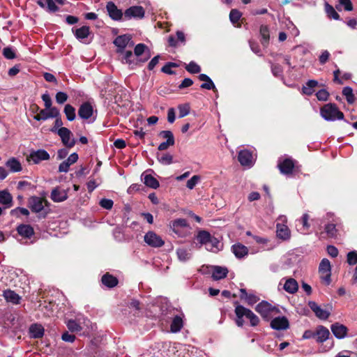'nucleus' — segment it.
Instances as JSON below:
<instances>
[{
	"instance_id": "obj_1",
	"label": "nucleus",
	"mask_w": 357,
	"mask_h": 357,
	"mask_svg": "<svg viewBox=\"0 0 357 357\" xmlns=\"http://www.w3.org/2000/svg\"><path fill=\"white\" fill-rule=\"evenodd\" d=\"M320 113L321 116L326 121H333L344 119L343 112L339 109L335 103L326 104L321 108Z\"/></svg>"
},
{
	"instance_id": "obj_2",
	"label": "nucleus",
	"mask_w": 357,
	"mask_h": 357,
	"mask_svg": "<svg viewBox=\"0 0 357 357\" xmlns=\"http://www.w3.org/2000/svg\"><path fill=\"white\" fill-rule=\"evenodd\" d=\"M50 203L45 199L37 196H32L29 199V206L33 213H40L39 218H45L48 211H43L44 206H49Z\"/></svg>"
},
{
	"instance_id": "obj_3",
	"label": "nucleus",
	"mask_w": 357,
	"mask_h": 357,
	"mask_svg": "<svg viewBox=\"0 0 357 357\" xmlns=\"http://www.w3.org/2000/svg\"><path fill=\"white\" fill-rule=\"evenodd\" d=\"M57 135L60 137L62 144L67 148H73L76 141L74 138L71 139L73 136L72 132L66 127H61L57 131Z\"/></svg>"
},
{
	"instance_id": "obj_4",
	"label": "nucleus",
	"mask_w": 357,
	"mask_h": 357,
	"mask_svg": "<svg viewBox=\"0 0 357 357\" xmlns=\"http://www.w3.org/2000/svg\"><path fill=\"white\" fill-rule=\"evenodd\" d=\"M145 14L144 9L141 6H133L127 8L124 12V18L126 20H130L131 18H139L144 17Z\"/></svg>"
},
{
	"instance_id": "obj_5",
	"label": "nucleus",
	"mask_w": 357,
	"mask_h": 357,
	"mask_svg": "<svg viewBox=\"0 0 357 357\" xmlns=\"http://www.w3.org/2000/svg\"><path fill=\"white\" fill-rule=\"evenodd\" d=\"M158 135L160 137L167 139L166 142H162L159 144L158 149L160 151L167 149L170 146L175 144L174 137L170 130H162L159 132Z\"/></svg>"
},
{
	"instance_id": "obj_6",
	"label": "nucleus",
	"mask_w": 357,
	"mask_h": 357,
	"mask_svg": "<svg viewBox=\"0 0 357 357\" xmlns=\"http://www.w3.org/2000/svg\"><path fill=\"white\" fill-rule=\"evenodd\" d=\"M144 241L151 247L160 248L165 241L154 231H149L144 236Z\"/></svg>"
},
{
	"instance_id": "obj_7",
	"label": "nucleus",
	"mask_w": 357,
	"mask_h": 357,
	"mask_svg": "<svg viewBox=\"0 0 357 357\" xmlns=\"http://www.w3.org/2000/svg\"><path fill=\"white\" fill-rule=\"evenodd\" d=\"M49 159L50 154L44 149L33 151L26 158L29 162L32 161L34 164H38L42 160H47Z\"/></svg>"
},
{
	"instance_id": "obj_8",
	"label": "nucleus",
	"mask_w": 357,
	"mask_h": 357,
	"mask_svg": "<svg viewBox=\"0 0 357 357\" xmlns=\"http://www.w3.org/2000/svg\"><path fill=\"white\" fill-rule=\"evenodd\" d=\"M209 271L214 280H219L227 277L229 271L227 267L220 266H211Z\"/></svg>"
},
{
	"instance_id": "obj_9",
	"label": "nucleus",
	"mask_w": 357,
	"mask_h": 357,
	"mask_svg": "<svg viewBox=\"0 0 357 357\" xmlns=\"http://www.w3.org/2000/svg\"><path fill=\"white\" fill-rule=\"evenodd\" d=\"M238 160L242 166L251 167L253 165L252 153L247 149L240 151Z\"/></svg>"
},
{
	"instance_id": "obj_10",
	"label": "nucleus",
	"mask_w": 357,
	"mask_h": 357,
	"mask_svg": "<svg viewBox=\"0 0 357 357\" xmlns=\"http://www.w3.org/2000/svg\"><path fill=\"white\" fill-rule=\"evenodd\" d=\"M106 9L109 16L113 20H121L123 17V13L121 10L119 9L116 4L113 1L107 2L106 5ZM124 15V13H123Z\"/></svg>"
},
{
	"instance_id": "obj_11",
	"label": "nucleus",
	"mask_w": 357,
	"mask_h": 357,
	"mask_svg": "<svg viewBox=\"0 0 357 357\" xmlns=\"http://www.w3.org/2000/svg\"><path fill=\"white\" fill-rule=\"evenodd\" d=\"M131 39L130 35L125 34L117 36L114 40V44L117 47V53H123Z\"/></svg>"
},
{
	"instance_id": "obj_12",
	"label": "nucleus",
	"mask_w": 357,
	"mask_h": 357,
	"mask_svg": "<svg viewBox=\"0 0 357 357\" xmlns=\"http://www.w3.org/2000/svg\"><path fill=\"white\" fill-rule=\"evenodd\" d=\"M93 113V108L89 102H83L78 109V116L84 120L89 119Z\"/></svg>"
},
{
	"instance_id": "obj_13",
	"label": "nucleus",
	"mask_w": 357,
	"mask_h": 357,
	"mask_svg": "<svg viewBox=\"0 0 357 357\" xmlns=\"http://www.w3.org/2000/svg\"><path fill=\"white\" fill-rule=\"evenodd\" d=\"M331 329L333 334L337 339L344 338L347 336L348 332L347 327L338 322L332 324Z\"/></svg>"
},
{
	"instance_id": "obj_14",
	"label": "nucleus",
	"mask_w": 357,
	"mask_h": 357,
	"mask_svg": "<svg viewBox=\"0 0 357 357\" xmlns=\"http://www.w3.org/2000/svg\"><path fill=\"white\" fill-rule=\"evenodd\" d=\"M278 168L283 174H291L295 167L294 161L291 158H285L282 162L278 164Z\"/></svg>"
},
{
	"instance_id": "obj_15",
	"label": "nucleus",
	"mask_w": 357,
	"mask_h": 357,
	"mask_svg": "<svg viewBox=\"0 0 357 357\" xmlns=\"http://www.w3.org/2000/svg\"><path fill=\"white\" fill-rule=\"evenodd\" d=\"M310 309L314 312L315 315L320 319L326 320L330 316V312L321 308L315 302L310 301L308 303Z\"/></svg>"
},
{
	"instance_id": "obj_16",
	"label": "nucleus",
	"mask_w": 357,
	"mask_h": 357,
	"mask_svg": "<svg viewBox=\"0 0 357 357\" xmlns=\"http://www.w3.org/2000/svg\"><path fill=\"white\" fill-rule=\"evenodd\" d=\"M282 285L284 290H298V283L292 278H283L279 283L278 290Z\"/></svg>"
},
{
	"instance_id": "obj_17",
	"label": "nucleus",
	"mask_w": 357,
	"mask_h": 357,
	"mask_svg": "<svg viewBox=\"0 0 357 357\" xmlns=\"http://www.w3.org/2000/svg\"><path fill=\"white\" fill-rule=\"evenodd\" d=\"M72 32L74 33L75 38L79 40H84L86 39L91 31L89 26H82L79 28H73Z\"/></svg>"
},
{
	"instance_id": "obj_18",
	"label": "nucleus",
	"mask_w": 357,
	"mask_h": 357,
	"mask_svg": "<svg viewBox=\"0 0 357 357\" xmlns=\"http://www.w3.org/2000/svg\"><path fill=\"white\" fill-rule=\"evenodd\" d=\"M289 321L285 317H278L271 322V326L275 330H286L289 328Z\"/></svg>"
},
{
	"instance_id": "obj_19",
	"label": "nucleus",
	"mask_w": 357,
	"mask_h": 357,
	"mask_svg": "<svg viewBox=\"0 0 357 357\" xmlns=\"http://www.w3.org/2000/svg\"><path fill=\"white\" fill-rule=\"evenodd\" d=\"M176 38L171 35L168 38V43L170 47H176L178 45V43L183 45L185 43V36L182 31H177L176 33Z\"/></svg>"
},
{
	"instance_id": "obj_20",
	"label": "nucleus",
	"mask_w": 357,
	"mask_h": 357,
	"mask_svg": "<svg viewBox=\"0 0 357 357\" xmlns=\"http://www.w3.org/2000/svg\"><path fill=\"white\" fill-rule=\"evenodd\" d=\"M17 231L21 236L29 239L34 235V229L30 225H20L17 227Z\"/></svg>"
},
{
	"instance_id": "obj_21",
	"label": "nucleus",
	"mask_w": 357,
	"mask_h": 357,
	"mask_svg": "<svg viewBox=\"0 0 357 357\" xmlns=\"http://www.w3.org/2000/svg\"><path fill=\"white\" fill-rule=\"evenodd\" d=\"M101 282L104 286L111 289L115 287L118 284L119 280L113 275L107 272L102 276Z\"/></svg>"
},
{
	"instance_id": "obj_22",
	"label": "nucleus",
	"mask_w": 357,
	"mask_h": 357,
	"mask_svg": "<svg viewBox=\"0 0 357 357\" xmlns=\"http://www.w3.org/2000/svg\"><path fill=\"white\" fill-rule=\"evenodd\" d=\"M231 251L236 258L241 259L248 255V249L242 243H237L231 246Z\"/></svg>"
},
{
	"instance_id": "obj_23",
	"label": "nucleus",
	"mask_w": 357,
	"mask_h": 357,
	"mask_svg": "<svg viewBox=\"0 0 357 357\" xmlns=\"http://www.w3.org/2000/svg\"><path fill=\"white\" fill-rule=\"evenodd\" d=\"M330 332L323 326H319L315 331V339L317 342L322 343L328 339Z\"/></svg>"
},
{
	"instance_id": "obj_24",
	"label": "nucleus",
	"mask_w": 357,
	"mask_h": 357,
	"mask_svg": "<svg viewBox=\"0 0 357 357\" xmlns=\"http://www.w3.org/2000/svg\"><path fill=\"white\" fill-rule=\"evenodd\" d=\"M50 197L54 202H61L67 199L68 195L66 190L56 187L52 190Z\"/></svg>"
},
{
	"instance_id": "obj_25",
	"label": "nucleus",
	"mask_w": 357,
	"mask_h": 357,
	"mask_svg": "<svg viewBox=\"0 0 357 357\" xmlns=\"http://www.w3.org/2000/svg\"><path fill=\"white\" fill-rule=\"evenodd\" d=\"M30 336L33 338H40L44 335V328L41 324H33L29 329Z\"/></svg>"
},
{
	"instance_id": "obj_26",
	"label": "nucleus",
	"mask_w": 357,
	"mask_h": 357,
	"mask_svg": "<svg viewBox=\"0 0 357 357\" xmlns=\"http://www.w3.org/2000/svg\"><path fill=\"white\" fill-rule=\"evenodd\" d=\"M13 197L7 190L0 191V204L3 205V209L11 207Z\"/></svg>"
},
{
	"instance_id": "obj_27",
	"label": "nucleus",
	"mask_w": 357,
	"mask_h": 357,
	"mask_svg": "<svg viewBox=\"0 0 357 357\" xmlns=\"http://www.w3.org/2000/svg\"><path fill=\"white\" fill-rule=\"evenodd\" d=\"M272 310L271 305L266 301L261 302L256 307L257 312L264 318H268L269 314Z\"/></svg>"
},
{
	"instance_id": "obj_28",
	"label": "nucleus",
	"mask_w": 357,
	"mask_h": 357,
	"mask_svg": "<svg viewBox=\"0 0 357 357\" xmlns=\"http://www.w3.org/2000/svg\"><path fill=\"white\" fill-rule=\"evenodd\" d=\"M198 78L200 81L204 82V83L202 84L200 87L204 89L207 90H213L215 91L216 88L215 86L212 81V79L206 74H200L198 76Z\"/></svg>"
},
{
	"instance_id": "obj_29",
	"label": "nucleus",
	"mask_w": 357,
	"mask_h": 357,
	"mask_svg": "<svg viewBox=\"0 0 357 357\" xmlns=\"http://www.w3.org/2000/svg\"><path fill=\"white\" fill-rule=\"evenodd\" d=\"M143 173L142 176L144 179V183L153 189H157L160 186L158 181L154 178L151 174H147L146 172Z\"/></svg>"
},
{
	"instance_id": "obj_30",
	"label": "nucleus",
	"mask_w": 357,
	"mask_h": 357,
	"mask_svg": "<svg viewBox=\"0 0 357 357\" xmlns=\"http://www.w3.org/2000/svg\"><path fill=\"white\" fill-rule=\"evenodd\" d=\"M170 227L175 234L179 233V228L189 227L187 220L184 218H178L170 222Z\"/></svg>"
},
{
	"instance_id": "obj_31",
	"label": "nucleus",
	"mask_w": 357,
	"mask_h": 357,
	"mask_svg": "<svg viewBox=\"0 0 357 357\" xmlns=\"http://www.w3.org/2000/svg\"><path fill=\"white\" fill-rule=\"evenodd\" d=\"M291 233L288 227L285 225H277V236L282 240H287L290 238Z\"/></svg>"
},
{
	"instance_id": "obj_32",
	"label": "nucleus",
	"mask_w": 357,
	"mask_h": 357,
	"mask_svg": "<svg viewBox=\"0 0 357 357\" xmlns=\"http://www.w3.org/2000/svg\"><path fill=\"white\" fill-rule=\"evenodd\" d=\"M324 231L328 238H337L339 229L337 228V225L333 223H328L324 227Z\"/></svg>"
},
{
	"instance_id": "obj_33",
	"label": "nucleus",
	"mask_w": 357,
	"mask_h": 357,
	"mask_svg": "<svg viewBox=\"0 0 357 357\" xmlns=\"http://www.w3.org/2000/svg\"><path fill=\"white\" fill-rule=\"evenodd\" d=\"M260 36H261V43L264 47H267L270 40V31L267 25H261L259 29Z\"/></svg>"
},
{
	"instance_id": "obj_34",
	"label": "nucleus",
	"mask_w": 357,
	"mask_h": 357,
	"mask_svg": "<svg viewBox=\"0 0 357 357\" xmlns=\"http://www.w3.org/2000/svg\"><path fill=\"white\" fill-rule=\"evenodd\" d=\"M212 235L206 230H199L197 234V240L201 245H208L211 241Z\"/></svg>"
},
{
	"instance_id": "obj_35",
	"label": "nucleus",
	"mask_w": 357,
	"mask_h": 357,
	"mask_svg": "<svg viewBox=\"0 0 357 357\" xmlns=\"http://www.w3.org/2000/svg\"><path fill=\"white\" fill-rule=\"evenodd\" d=\"M6 165L12 172H19L22 169L20 161L13 157L7 160Z\"/></svg>"
},
{
	"instance_id": "obj_36",
	"label": "nucleus",
	"mask_w": 357,
	"mask_h": 357,
	"mask_svg": "<svg viewBox=\"0 0 357 357\" xmlns=\"http://www.w3.org/2000/svg\"><path fill=\"white\" fill-rule=\"evenodd\" d=\"M240 298L241 301L248 305H253L259 301V298L251 292L241 291Z\"/></svg>"
},
{
	"instance_id": "obj_37",
	"label": "nucleus",
	"mask_w": 357,
	"mask_h": 357,
	"mask_svg": "<svg viewBox=\"0 0 357 357\" xmlns=\"http://www.w3.org/2000/svg\"><path fill=\"white\" fill-rule=\"evenodd\" d=\"M239 313H242L240 310H243L245 313V317L248 318L252 326H256L258 325L259 322V319L257 315H255L250 310L247 309L243 306V308L238 310Z\"/></svg>"
},
{
	"instance_id": "obj_38",
	"label": "nucleus",
	"mask_w": 357,
	"mask_h": 357,
	"mask_svg": "<svg viewBox=\"0 0 357 357\" xmlns=\"http://www.w3.org/2000/svg\"><path fill=\"white\" fill-rule=\"evenodd\" d=\"M318 86V82L314 79L308 80L306 85L302 88V92L307 96H311L314 92V88Z\"/></svg>"
},
{
	"instance_id": "obj_39",
	"label": "nucleus",
	"mask_w": 357,
	"mask_h": 357,
	"mask_svg": "<svg viewBox=\"0 0 357 357\" xmlns=\"http://www.w3.org/2000/svg\"><path fill=\"white\" fill-rule=\"evenodd\" d=\"M3 296L7 302L18 304L21 297L15 291H3Z\"/></svg>"
},
{
	"instance_id": "obj_40",
	"label": "nucleus",
	"mask_w": 357,
	"mask_h": 357,
	"mask_svg": "<svg viewBox=\"0 0 357 357\" xmlns=\"http://www.w3.org/2000/svg\"><path fill=\"white\" fill-rule=\"evenodd\" d=\"M324 7H325V12L327 15V17L329 19H333L335 20H340V15L337 13V11L335 10L333 6L330 5L328 2H326L324 4Z\"/></svg>"
},
{
	"instance_id": "obj_41",
	"label": "nucleus",
	"mask_w": 357,
	"mask_h": 357,
	"mask_svg": "<svg viewBox=\"0 0 357 357\" xmlns=\"http://www.w3.org/2000/svg\"><path fill=\"white\" fill-rule=\"evenodd\" d=\"M335 8L341 11L344 9L345 11H351L354 9L351 0H338V3L335 5Z\"/></svg>"
},
{
	"instance_id": "obj_42",
	"label": "nucleus",
	"mask_w": 357,
	"mask_h": 357,
	"mask_svg": "<svg viewBox=\"0 0 357 357\" xmlns=\"http://www.w3.org/2000/svg\"><path fill=\"white\" fill-rule=\"evenodd\" d=\"M63 112L66 114V119L69 121H73L75 119V108L70 104H67L64 107Z\"/></svg>"
},
{
	"instance_id": "obj_43",
	"label": "nucleus",
	"mask_w": 357,
	"mask_h": 357,
	"mask_svg": "<svg viewBox=\"0 0 357 357\" xmlns=\"http://www.w3.org/2000/svg\"><path fill=\"white\" fill-rule=\"evenodd\" d=\"M157 159L163 165H168L173 162V156L169 153H157Z\"/></svg>"
},
{
	"instance_id": "obj_44",
	"label": "nucleus",
	"mask_w": 357,
	"mask_h": 357,
	"mask_svg": "<svg viewBox=\"0 0 357 357\" xmlns=\"http://www.w3.org/2000/svg\"><path fill=\"white\" fill-rule=\"evenodd\" d=\"M183 327V320L182 319L178 317V316H176L172 324H171V331L173 332V333H176V332H178L181 328Z\"/></svg>"
},
{
	"instance_id": "obj_45",
	"label": "nucleus",
	"mask_w": 357,
	"mask_h": 357,
	"mask_svg": "<svg viewBox=\"0 0 357 357\" xmlns=\"http://www.w3.org/2000/svg\"><path fill=\"white\" fill-rule=\"evenodd\" d=\"M176 254L178 259L182 261H186L191 257V253L186 248L177 249Z\"/></svg>"
},
{
	"instance_id": "obj_46",
	"label": "nucleus",
	"mask_w": 357,
	"mask_h": 357,
	"mask_svg": "<svg viewBox=\"0 0 357 357\" xmlns=\"http://www.w3.org/2000/svg\"><path fill=\"white\" fill-rule=\"evenodd\" d=\"M320 282L327 287L331 282V272H319Z\"/></svg>"
},
{
	"instance_id": "obj_47",
	"label": "nucleus",
	"mask_w": 357,
	"mask_h": 357,
	"mask_svg": "<svg viewBox=\"0 0 357 357\" xmlns=\"http://www.w3.org/2000/svg\"><path fill=\"white\" fill-rule=\"evenodd\" d=\"M185 70L191 74L199 73L202 70L201 67L195 61H192L188 64H185Z\"/></svg>"
},
{
	"instance_id": "obj_48",
	"label": "nucleus",
	"mask_w": 357,
	"mask_h": 357,
	"mask_svg": "<svg viewBox=\"0 0 357 357\" xmlns=\"http://www.w3.org/2000/svg\"><path fill=\"white\" fill-rule=\"evenodd\" d=\"M178 67V64L174 62H167L162 68L161 71L167 75H176V72L172 70V68Z\"/></svg>"
},
{
	"instance_id": "obj_49",
	"label": "nucleus",
	"mask_w": 357,
	"mask_h": 357,
	"mask_svg": "<svg viewBox=\"0 0 357 357\" xmlns=\"http://www.w3.org/2000/svg\"><path fill=\"white\" fill-rule=\"evenodd\" d=\"M342 94L346 97L347 101L349 104H352L355 100V97L353 93V90L349 86H346L342 90Z\"/></svg>"
},
{
	"instance_id": "obj_50",
	"label": "nucleus",
	"mask_w": 357,
	"mask_h": 357,
	"mask_svg": "<svg viewBox=\"0 0 357 357\" xmlns=\"http://www.w3.org/2000/svg\"><path fill=\"white\" fill-rule=\"evenodd\" d=\"M242 16V13L237 9H231L229 13V20L233 24L238 22L241 17Z\"/></svg>"
},
{
	"instance_id": "obj_51",
	"label": "nucleus",
	"mask_w": 357,
	"mask_h": 357,
	"mask_svg": "<svg viewBox=\"0 0 357 357\" xmlns=\"http://www.w3.org/2000/svg\"><path fill=\"white\" fill-rule=\"evenodd\" d=\"M241 308H243L242 305H237L235 308V313H236V315L237 317V319L236 320V323L238 326H243V322H244V321L243 319V317L245 316L244 311L240 310L242 313H239V311L238 310Z\"/></svg>"
},
{
	"instance_id": "obj_52",
	"label": "nucleus",
	"mask_w": 357,
	"mask_h": 357,
	"mask_svg": "<svg viewBox=\"0 0 357 357\" xmlns=\"http://www.w3.org/2000/svg\"><path fill=\"white\" fill-rule=\"evenodd\" d=\"M178 117L183 118L187 116L190 113V107L188 103L179 105L178 106Z\"/></svg>"
},
{
	"instance_id": "obj_53",
	"label": "nucleus",
	"mask_w": 357,
	"mask_h": 357,
	"mask_svg": "<svg viewBox=\"0 0 357 357\" xmlns=\"http://www.w3.org/2000/svg\"><path fill=\"white\" fill-rule=\"evenodd\" d=\"M319 272H331V263L328 259H323L319 266Z\"/></svg>"
},
{
	"instance_id": "obj_54",
	"label": "nucleus",
	"mask_w": 357,
	"mask_h": 357,
	"mask_svg": "<svg viewBox=\"0 0 357 357\" xmlns=\"http://www.w3.org/2000/svg\"><path fill=\"white\" fill-rule=\"evenodd\" d=\"M271 72L275 77H280L283 73V68L282 66L278 63H271Z\"/></svg>"
},
{
	"instance_id": "obj_55",
	"label": "nucleus",
	"mask_w": 357,
	"mask_h": 357,
	"mask_svg": "<svg viewBox=\"0 0 357 357\" xmlns=\"http://www.w3.org/2000/svg\"><path fill=\"white\" fill-rule=\"evenodd\" d=\"M123 56L122 57V61L128 64H131L134 61V55L130 50L123 51L122 53Z\"/></svg>"
},
{
	"instance_id": "obj_56",
	"label": "nucleus",
	"mask_w": 357,
	"mask_h": 357,
	"mask_svg": "<svg viewBox=\"0 0 357 357\" xmlns=\"http://www.w3.org/2000/svg\"><path fill=\"white\" fill-rule=\"evenodd\" d=\"M67 326L71 332H79L82 329L81 326L73 319L68 321Z\"/></svg>"
},
{
	"instance_id": "obj_57",
	"label": "nucleus",
	"mask_w": 357,
	"mask_h": 357,
	"mask_svg": "<svg viewBox=\"0 0 357 357\" xmlns=\"http://www.w3.org/2000/svg\"><path fill=\"white\" fill-rule=\"evenodd\" d=\"M3 55L7 59H13L16 57L15 51L10 47H6L3 48Z\"/></svg>"
},
{
	"instance_id": "obj_58",
	"label": "nucleus",
	"mask_w": 357,
	"mask_h": 357,
	"mask_svg": "<svg viewBox=\"0 0 357 357\" xmlns=\"http://www.w3.org/2000/svg\"><path fill=\"white\" fill-rule=\"evenodd\" d=\"M347 263L349 265H355L357 264V251H351L347 254Z\"/></svg>"
},
{
	"instance_id": "obj_59",
	"label": "nucleus",
	"mask_w": 357,
	"mask_h": 357,
	"mask_svg": "<svg viewBox=\"0 0 357 357\" xmlns=\"http://www.w3.org/2000/svg\"><path fill=\"white\" fill-rule=\"evenodd\" d=\"M100 206L107 210H110L113 207L114 202L112 199L103 198L99 202Z\"/></svg>"
},
{
	"instance_id": "obj_60",
	"label": "nucleus",
	"mask_w": 357,
	"mask_h": 357,
	"mask_svg": "<svg viewBox=\"0 0 357 357\" xmlns=\"http://www.w3.org/2000/svg\"><path fill=\"white\" fill-rule=\"evenodd\" d=\"M200 180V176L199 175H194L191 178H190L186 183V187L190 190H192L195 185L197 184L198 181Z\"/></svg>"
},
{
	"instance_id": "obj_61",
	"label": "nucleus",
	"mask_w": 357,
	"mask_h": 357,
	"mask_svg": "<svg viewBox=\"0 0 357 357\" xmlns=\"http://www.w3.org/2000/svg\"><path fill=\"white\" fill-rule=\"evenodd\" d=\"M33 118L36 121H45L50 119L49 112L48 111L47 112L46 109H41L39 113L34 116Z\"/></svg>"
},
{
	"instance_id": "obj_62",
	"label": "nucleus",
	"mask_w": 357,
	"mask_h": 357,
	"mask_svg": "<svg viewBox=\"0 0 357 357\" xmlns=\"http://www.w3.org/2000/svg\"><path fill=\"white\" fill-rule=\"evenodd\" d=\"M316 96L320 101H326L329 97V93L326 89H321L317 92Z\"/></svg>"
},
{
	"instance_id": "obj_63",
	"label": "nucleus",
	"mask_w": 357,
	"mask_h": 357,
	"mask_svg": "<svg viewBox=\"0 0 357 357\" xmlns=\"http://www.w3.org/2000/svg\"><path fill=\"white\" fill-rule=\"evenodd\" d=\"M68 98V95L66 93L61 91L56 93L55 96L56 101L58 104H63L66 101H67Z\"/></svg>"
},
{
	"instance_id": "obj_64",
	"label": "nucleus",
	"mask_w": 357,
	"mask_h": 357,
	"mask_svg": "<svg viewBox=\"0 0 357 357\" xmlns=\"http://www.w3.org/2000/svg\"><path fill=\"white\" fill-rule=\"evenodd\" d=\"M146 49H147V46L144 43L137 44L134 49L135 55L137 56H141Z\"/></svg>"
}]
</instances>
